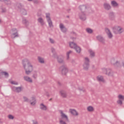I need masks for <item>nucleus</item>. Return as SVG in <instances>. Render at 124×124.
<instances>
[{
    "mask_svg": "<svg viewBox=\"0 0 124 124\" xmlns=\"http://www.w3.org/2000/svg\"><path fill=\"white\" fill-rule=\"evenodd\" d=\"M22 64L23 67L25 70V73L27 75H29L31 73L32 70H33V67L32 65L31 64V62L29 60L25 59L22 61Z\"/></svg>",
    "mask_w": 124,
    "mask_h": 124,
    "instance_id": "obj_1",
    "label": "nucleus"
},
{
    "mask_svg": "<svg viewBox=\"0 0 124 124\" xmlns=\"http://www.w3.org/2000/svg\"><path fill=\"white\" fill-rule=\"evenodd\" d=\"M59 112L61 114V118L59 119L60 124H67L66 122H69L68 117L66 115L62 110H59Z\"/></svg>",
    "mask_w": 124,
    "mask_h": 124,
    "instance_id": "obj_2",
    "label": "nucleus"
},
{
    "mask_svg": "<svg viewBox=\"0 0 124 124\" xmlns=\"http://www.w3.org/2000/svg\"><path fill=\"white\" fill-rule=\"evenodd\" d=\"M79 9H80L81 12L79 13L78 16L81 21H85L87 19L86 14L84 11L87 9V6L81 5L79 6Z\"/></svg>",
    "mask_w": 124,
    "mask_h": 124,
    "instance_id": "obj_3",
    "label": "nucleus"
},
{
    "mask_svg": "<svg viewBox=\"0 0 124 124\" xmlns=\"http://www.w3.org/2000/svg\"><path fill=\"white\" fill-rule=\"evenodd\" d=\"M70 47L73 49H75L77 53H80L81 52V47L77 46V45L73 42L69 43Z\"/></svg>",
    "mask_w": 124,
    "mask_h": 124,
    "instance_id": "obj_4",
    "label": "nucleus"
},
{
    "mask_svg": "<svg viewBox=\"0 0 124 124\" xmlns=\"http://www.w3.org/2000/svg\"><path fill=\"white\" fill-rule=\"evenodd\" d=\"M102 72L104 74H106V75H108V76H112V70L111 69L108 68H103L102 69Z\"/></svg>",
    "mask_w": 124,
    "mask_h": 124,
    "instance_id": "obj_5",
    "label": "nucleus"
},
{
    "mask_svg": "<svg viewBox=\"0 0 124 124\" xmlns=\"http://www.w3.org/2000/svg\"><path fill=\"white\" fill-rule=\"evenodd\" d=\"M83 68L85 70H88L90 67V59L87 57L85 58L84 63L83 64Z\"/></svg>",
    "mask_w": 124,
    "mask_h": 124,
    "instance_id": "obj_6",
    "label": "nucleus"
},
{
    "mask_svg": "<svg viewBox=\"0 0 124 124\" xmlns=\"http://www.w3.org/2000/svg\"><path fill=\"white\" fill-rule=\"evenodd\" d=\"M46 20L49 28H53L54 27V25H53V22H52V20H51V18L50 17V14L46 13Z\"/></svg>",
    "mask_w": 124,
    "mask_h": 124,
    "instance_id": "obj_7",
    "label": "nucleus"
},
{
    "mask_svg": "<svg viewBox=\"0 0 124 124\" xmlns=\"http://www.w3.org/2000/svg\"><path fill=\"white\" fill-rule=\"evenodd\" d=\"M60 69L63 75H66V73L68 72V69L65 65L62 66Z\"/></svg>",
    "mask_w": 124,
    "mask_h": 124,
    "instance_id": "obj_8",
    "label": "nucleus"
},
{
    "mask_svg": "<svg viewBox=\"0 0 124 124\" xmlns=\"http://www.w3.org/2000/svg\"><path fill=\"white\" fill-rule=\"evenodd\" d=\"M12 31L15 32L12 34L11 37L12 38H15L16 37H19V35L18 34V31L16 29H13Z\"/></svg>",
    "mask_w": 124,
    "mask_h": 124,
    "instance_id": "obj_9",
    "label": "nucleus"
},
{
    "mask_svg": "<svg viewBox=\"0 0 124 124\" xmlns=\"http://www.w3.org/2000/svg\"><path fill=\"white\" fill-rule=\"evenodd\" d=\"M12 90L13 92H15V93H21V91H23V87H12Z\"/></svg>",
    "mask_w": 124,
    "mask_h": 124,
    "instance_id": "obj_10",
    "label": "nucleus"
},
{
    "mask_svg": "<svg viewBox=\"0 0 124 124\" xmlns=\"http://www.w3.org/2000/svg\"><path fill=\"white\" fill-rule=\"evenodd\" d=\"M96 38L98 41L102 43L103 44H104L105 43V39H104V38L102 37L101 35H98L96 37Z\"/></svg>",
    "mask_w": 124,
    "mask_h": 124,
    "instance_id": "obj_11",
    "label": "nucleus"
},
{
    "mask_svg": "<svg viewBox=\"0 0 124 124\" xmlns=\"http://www.w3.org/2000/svg\"><path fill=\"white\" fill-rule=\"evenodd\" d=\"M59 27L62 32H66V31H67V29H66V28L64 27V25H63V24L60 23Z\"/></svg>",
    "mask_w": 124,
    "mask_h": 124,
    "instance_id": "obj_12",
    "label": "nucleus"
},
{
    "mask_svg": "<svg viewBox=\"0 0 124 124\" xmlns=\"http://www.w3.org/2000/svg\"><path fill=\"white\" fill-rule=\"evenodd\" d=\"M103 6H104V8L106 10H110V9H111V5H110V4L108 3H104Z\"/></svg>",
    "mask_w": 124,
    "mask_h": 124,
    "instance_id": "obj_13",
    "label": "nucleus"
},
{
    "mask_svg": "<svg viewBox=\"0 0 124 124\" xmlns=\"http://www.w3.org/2000/svg\"><path fill=\"white\" fill-rule=\"evenodd\" d=\"M106 32H107L108 38L111 39L113 37V34H112V33H111V31H110L109 29H106Z\"/></svg>",
    "mask_w": 124,
    "mask_h": 124,
    "instance_id": "obj_14",
    "label": "nucleus"
},
{
    "mask_svg": "<svg viewBox=\"0 0 124 124\" xmlns=\"http://www.w3.org/2000/svg\"><path fill=\"white\" fill-rule=\"evenodd\" d=\"M5 76L6 78H8L9 76V74H8V73L6 72H3V71H0V78L1 76Z\"/></svg>",
    "mask_w": 124,
    "mask_h": 124,
    "instance_id": "obj_15",
    "label": "nucleus"
},
{
    "mask_svg": "<svg viewBox=\"0 0 124 124\" xmlns=\"http://www.w3.org/2000/svg\"><path fill=\"white\" fill-rule=\"evenodd\" d=\"M69 111L73 116H78L79 115V113L75 109H70Z\"/></svg>",
    "mask_w": 124,
    "mask_h": 124,
    "instance_id": "obj_16",
    "label": "nucleus"
},
{
    "mask_svg": "<svg viewBox=\"0 0 124 124\" xmlns=\"http://www.w3.org/2000/svg\"><path fill=\"white\" fill-rule=\"evenodd\" d=\"M97 80L98 81V82H102L103 83L105 82V80H104L103 76H98L97 77Z\"/></svg>",
    "mask_w": 124,
    "mask_h": 124,
    "instance_id": "obj_17",
    "label": "nucleus"
},
{
    "mask_svg": "<svg viewBox=\"0 0 124 124\" xmlns=\"http://www.w3.org/2000/svg\"><path fill=\"white\" fill-rule=\"evenodd\" d=\"M56 58H57L58 62H59V63H63V57L62 56H56Z\"/></svg>",
    "mask_w": 124,
    "mask_h": 124,
    "instance_id": "obj_18",
    "label": "nucleus"
},
{
    "mask_svg": "<svg viewBox=\"0 0 124 124\" xmlns=\"http://www.w3.org/2000/svg\"><path fill=\"white\" fill-rule=\"evenodd\" d=\"M111 5L112 7H118L119 4L115 0H112L111 1Z\"/></svg>",
    "mask_w": 124,
    "mask_h": 124,
    "instance_id": "obj_19",
    "label": "nucleus"
},
{
    "mask_svg": "<svg viewBox=\"0 0 124 124\" xmlns=\"http://www.w3.org/2000/svg\"><path fill=\"white\" fill-rule=\"evenodd\" d=\"M37 21L41 25L44 26V24H45V23L44 22V20L43 19V18H42V17L38 18Z\"/></svg>",
    "mask_w": 124,
    "mask_h": 124,
    "instance_id": "obj_20",
    "label": "nucleus"
},
{
    "mask_svg": "<svg viewBox=\"0 0 124 124\" xmlns=\"http://www.w3.org/2000/svg\"><path fill=\"white\" fill-rule=\"evenodd\" d=\"M113 31L115 34H119V26H115L113 28Z\"/></svg>",
    "mask_w": 124,
    "mask_h": 124,
    "instance_id": "obj_21",
    "label": "nucleus"
},
{
    "mask_svg": "<svg viewBox=\"0 0 124 124\" xmlns=\"http://www.w3.org/2000/svg\"><path fill=\"white\" fill-rule=\"evenodd\" d=\"M23 78L25 81H26L27 82H29V83H32V79H31V78L28 76H24Z\"/></svg>",
    "mask_w": 124,
    "mask_h": 124,
    "instance_id": "obj_22",
    "label": "nucleus"
},
{
    "mask_svg": "<svg viewBox=\"0 0 124 124\" xmlns=\"http://www.w3.org/2000/svg\"><path fill=\"white\" fill-rule=\"evenodd\" d=\"M109 18L110 20H115V14H114V13L110 12L109 13Z\"/></svg>",
    "mask_w": 124,
    "mask_h": 124,
    "instance_id": "obj_23",
    "label": "nucleus"
},
{
    "mask_svg": "<svg viewBox=\"0 0 124 124\" xmlns=\"http://www.w3.org/2000/svg\"><path fill=\"white\" fill-rule=\"evenodd\" d=\"M30 102L31 105H35V103H36L35 97H32L31 99L30 100Z\"/></svg>",
    "mask_w": 124,
    "mask_h": 124,
    "instance_id": "obj_24",
    "label": "nucleus"
},
{
    "mask_svg": "<svg viewBox=\"0 0 124 124\" xmlns=\"http://www.w3.org/2000/svg\"><path fill=\"white\" fill-rule=\"evenodd\" d=\"M60 94L62 97L65 98L67 96L66 92L63 90H62L60 91Z\"/></svg>",
    "mask_w": 124,
    "mask_h": 124,
    "instance_id": "obj_25",
    "label": "nucleus"
},
{
    "mask_svg": "<svg viewBox=\"0 0 124 124\" xmlns=\"http://www.w3.org/2000/svg\"><path fill=\"white\" fill-rule=\"evenodd\" d=\"M40 108L41 110H43L44 111H46V110H47V107L43 104H41L40 105Z\"/></svg>",
    "mask_w": 124,
    "mask_h": 124,
    "instance_id": "obj_26",
    "label": "nucleus"
},
{
    "mask_svg": "<svg viewBox=\"0 0 124 124\" xmlns=\"http://www.w3.org/2000/svg\"><path fill=\"white\" fill-rule=\"evenodd\" d=\"M38 61L39 62H40V63H44V62H45L44 58H43L40 56L38 57Z\"/></svg>",
    "mask_w": 124,
    "mask_h": 124,
    "instance_id": "obj_27",
    "label": "nucleus"
},
{
    "mask_svg": "<svg viewBox=\"0 0 124 124\" xmlns=\"http://www.w3.org/2000/svg\"><path fill=\"white\" fill-rule=\"evenodd\" d=\"M124 28L120 26H118V34H121V33H122V32H124Z\"/></svg>",
    "mask_w": 124,
    "mask_h": 124,
    "instance_id": "obj_28",
    "label": "nucleus"
},
{
    "mask_svg": "<svg viewBox=\"0 0 124 124\" xmlns=\"http://www.w3.org/2000/svg\"><path fill=\"white\" fill-rule=\"evenodd\" d=\"M87 110L88 111V112H93L94 109L93 108V107L92 106H89L87 108Z\"/></svg>",
    "mask_w": 124,
    "mask_h": 124,
    "instance_id": "obj_29",
    "label": "nucleus"
},
{
    "mask_svg": "<svg viewBox=\"0 0 124 124\" xmlns=\"http://www.w3.org/2000/svg\"><path fill=\"white\" fill-rule=\"evenodd\" d=\"M20 12L22 15H27V11L25 9H21Z\"/></svg>",
    "mask_w": 124,
    "mask_h": 124,
    "instance_id": "obj_30",
    "label": "nucleus"
},
{
    "mask_svg": "<svg viewBox=\"0 0 124 124\" xmlns=\"http://www.w3.org/2000/svg\"><path fill=\"white\" fill-rule=\"evenodd\" d=\"M32 77L34 79H36L37 78V72L34 71L33 73Z\"/></svg>",
    "mask_w": 124,
    "mask_h": 124,
    "instance_id": "obj_31",
    "label": "nucleus"
},
{
    "mask_svg": "<svg viewBox=\"0 0 124 124\" xmlns=\"http://www.w3.org/2000/svg\"><path fill=\"white\" fill-rule=\"evenodd\" d=\"M89 52L90 53L91 56H92V57H94V51H93V50L92 49H89Z\"/></svg>",
    "mask_w": 124,
    "mask_h": 124,
    "instance_id": "obj_32",
    "label": "nucleus"
},
{
    "mask_svg": "<svg viewBox=\"0 0 124 124\" xmlns=\"http://www.w3.org/2000/svg\"><path fill=\"white\" fill-rule=\"evenodd\" d=\"M22 23L23 24H24V25H25V26H27V25H28V20L26 19V18H23Z\"/></svg>",
    "mask_w": 124,
    "mask_h": 124,
    "instance_id": "obj_33",
    "label": "nucleus"
},
{
    "mask_svg": "<svg viewBox=\"0 0 124 124\" xmlns=\"http://www.w3.org/2000/svg\"><path fill=\"white\" fill-rule=\"evenodd\" d=\"M51 50L52 51V53H53L54 54H53L54 58H57V54H55V48L52 47L51 49Z\"/></svg>",
    "mask_w": 124,
    "mask_h": 124,
    "instance_id": "obj_34",
    "label": "nucleus"
},
{
    "mask_svg": "<svg viewBox=\"0 0 124 124\" xmlns=\"http://www.w3.org/2000/svg\"><path fill=\"white\" fill-rule=\"evenodd\" d=\"M114 66L115 67H120V66H121V65L120 64V62L116 61V62L114 64Z\"/></svg>",
    "mask_w": 124,
    "mask_h": 124,
    "instance_id": "obj_35",
    "label": "nucleus"
},
{
    "mask_svg": "<svg viewBox=\"0 0 124 124\" xmlns=\"http://www.w3.org/2000/svg\"><path fill=\"white\" fill-rule=\"evenodd\" d=\"M2 1H4L5 3H6V4H10L11 3V2L10 1V0H0Z\"/></svg>",
    "mask_w": 124,
    "mask_h": 124,
    "instance_id": "obj_36",
    "label": "nucleus"
},
{
    "mask_svg": "<svg viewBox=\"0 0 124 124\" xmlns=\"http://www.w3.org/2000/svg\"><path fill=\"white\" fill-rule=\"evenodd\" d=\"M86 31L88 33H93V30L91 29V28H87Z\"/></svg>",
    "mask_w": 124,
    "mask_h": 124,
    "instance_id": "obj_37",
    "label": "nucleus"
},
{
    "mask_svg": "<svg viewBox=\"0 0 124 124\" xmlns=\"http://www.w3.org/2000/svg\"><path fill=\"white\" fill-rule=\"evenodd\" d=\"M70 54H72V51H71V50H70L68 52H67V54H66L67 60L69 59V55H70Z\"/></svg>",
    "mask_w": 124,
    "mask_h": 124,
    "instance_id": "obj_38",
    "label": "nucleus"
},
{
    "mask_svg": "<svg viewBox=\"0 0 124 124\" xmlns=\"http://www.w3.org/2000/svg\"><path fill=\"white\" fill-rule=\"evenodd\" d=\"M118 98L120 100H124V96H123V95L120 94V95H118Z\"/></svg>",
    "mask_w": 124,
    "mask_h": 124,
    "instance_id": "obj_39",
    "label": "nucleus"
},
{
    "mask_svg": "<svg viewBox=\"0 0 124 124\" xmlns=\"http://www.w3.org/2000/svg\"><path fill=\"white\" fill-rule=\"evenodd\" d=\"M111 64H113V65H115V64L116 63V61H115L114 59H111Z\"/></svg>",
    "mask_w": 124,
    "mask_h": 124,
    "instance_id": "obj_40",
    "label": "nucleus"
},
{
    "mask_svg": "<svg viewBox=\"0 0 124 124\" xmlns=\"http://www.w3.org/2000/svg\"><path fill=\"white\" fill-rule=\"evenodd\" d=\"M23 99H24L25 102H29V101L28 97H27L26 96H23Z\"/></svg>",
    "mask_w": 124,
    "mask_h": 124,
    "instance_id": "obj_41",
    "label": "nucleus"
},
{
    "mask_svg": "<svg viewBox=\"0 0 124 124\" xmlns=\"http://www.w3.org/2000/svg\"><path fill=\"white\" fill-rule=\"evenodd\" d=\"M10 83L12 84V85H18V82L15 81H10Z\"/></svg>",
    "mask_w": 124,
    "mask_h": 124,
    "instance_id": "obj_42",
    "label": "nucleus"
},
{
    "mask_svg": "<svg viewBox=\"0 0 124 124\" xmlns=\"http://www.w3.org/2000/svg\"><path fill=\"white\" fill-rule=\"evenodd\" d=\"M8 118L10 120H13V119H14V116H13L12 115H9Z\"/></svg>",
    "mask_w": 124,
    "mask_h": 124,
    "instance_id": "obj_43",
    "label": "nucleus"
},
{
    "mask_svg": "<svg viewBox=\"0 0 124 124\" xmlns=\"http://www.w3.org/2000/svg\"><path fill=\"white\" fill-rule=\"evenodd\" d=\"M117 103L118 104H119V105H122V104H123V101L122 100L119 99L117 101Z\"/></svg>",
    "mask_w": 124,
    "mask_h": 124,
    "instance_id": "obj_44",
    "label": "nucleus"
},
{
    "mask_svg": "<svg viewBox=\"0 0 124 124\" xmlns=\"http://www.w3.org/2000/svg\"><path fill=\"white\" fill-rule=\"evenodd\" d=\"M49 41L52 44H54V43H55V41H54L52 38H49Z\"/></svg>",
    "mask_w": 124,
    "mask_h": 124,
    "instance_id": "obj_45",
    "label": "nucleus"
},
{
    "mask_svg": "<svg viewBox=\"0 0 124 124\" xmlns=\"http://www.w3.org/2000/svg\"><path fill=\"white\" fill-rule=\"evenodd\" d=\"M71 33L72 35H74V36H76V33H75L74 31H72Z\"/></svg>",
    "mask_w": 124,
    "mask_h": 124,
    "instance_id": "obj_46",
    "label": "nucleus"
},
{
    "mask_svg": "<svg viewBox=\"0 0 124 124\" xmlns=\"http://www.w3.org/2000/svg\"><path fill=\"white\" fill-rule=\"evenodd\" d=\"M33 124H38V122H37L36 121L32 120Z\"/></svg>",
    "mask_w": 124,
    "mask_h": 124,
    "instance_id": "obj_47",
    "label": "nucleus"
},
{
    "mask_svg": "<svg viewBox=\"0 0 124 124\" xmlns=\"http://www.w3.org/2000/svg\"><path fill=\"white\" fill-rule=\"evenodd\" d=\"M5 11H6V10L5 9V8H2V12L3 13H4V12H5Z\"/></svg>",
    "mask_w": 124,
    "mask_h": 124,
    "instance_id": "obj_48",
    "label": "nucleus"
},
{
    "mask_svg": "<svg viewBox=\"0 0 124 124\" xmlns=\"http://www.w3.org/2000/svg\"><path fill=\"white\" fill-rule=\"evenodd\" d=\"M78 90H79V91H83V92H85V90L84 89V88H78Z\"/></svg>",
    "mask_w": 124,
    "mask_h": 124,
    "instance_id": "obj_49",
    "label": "nucleus"
},
{
    "mask_svg": "<svg viewBox=\"0 0 124 124\" xmlns=\"http://www.w3.org/2000/svg\"><path fill=\"white\" fill-rule=\"evenodd\" d=\"M3 123V121H1V119L0 118V124H2Z\"/></svg>",
    "mask_w": 124,
    "mask_h": 124,
    "instance_id": "obj_50",
    "label": "nucleus"
},
{
    "mask_svg": "<svg viewBox=\"0 0 124 124\" xmlns=\"http://www.w3.org/2000/svg\"><path fill=\"white\" fill-rule=\"evenodd\" d=\"M37 16H38V17H40V16H41V14H38Z\"/></svg>",
    "mask_w": 124,
    "mask_h": 124,
    "instance_id": "obj_51",
    "label": "nucleus"
},
{
    "mask_svg": "<svg viewBox=\"0 0 124 124\" xmlns=\"http://www.w3.org/2000/svg\"><path fill=\"white\" fill-rule=\"evenodd\" d=\"M35 3H38V0H36L34 1Z\"/></svg>",
    "mask_w": 124,
    "mask_h": 124,
    "instance_id": "obj_52",
    "label": "nucleus"
},
{
    "mask_svg": "<svg viewBox=\"0 0 124 124\" xmlns=\"http://www.w3.org/2000/svg\"><path fill=\"white\" fill-rule=\"evenodd\" d=\"M46 95L48 97L50 96V95H49V93H46Z\"/></svg>",
    "mask_w": 124,
    "mask_h": 124,
    "instance_id": "obj_53",
    "label": "nucleus"
},
{
    "mask_svg": "<svg viewBox=\"0 0 124 124\" xmlns=\"http://www.w3.org/2000/svg\"><path fill=\"white\" fill-rule=\"evenodd\" d=\"M72 39H75V38H74V37H71V38Z\"/></svg>",
    "mask_w": 124,
    "mask_h": 124,
    "instance_id": "obj_54",
    "label": "nucleus"
},
{
    "mask_svg": "<svg viewBox=\"0 0 124 124\" xmlns=\"http://www.w3.org/2000/svg\"><path fill=\"white\" fill-rule=\"evenodd\" d=\"M52 100V98H50V99H49V101H51Z\"/></svg>",
    "mask_w": 124,
    "mask_h": 124,
    "instance_id": "obj_55",
    "label": "nucleus"
},
{
    "mask_svg": "<svg viewBox=\"0 0 124 124\" xmlns=\"http://www.w3.org/2000/svg\"><path fill=\"white\" fill-rule=\"evenodd\" d=\"M29 1H31L32 0H28Z\"/></svg>",
    "mask_w": 124,
    "mask_h": 124,
    "instance_id": "obj_56",
    "label": "nucleus"
},
{
    "mask_svg": "<svg viewBox=\"0 0 124 124\" xmlns=\"http://www.w3.org/2000/svg\"><path fill=\"white\" fill-rule=\"evenodd\" d=\"M1 20L0 19V23H1Z\"/></svg>",
    "mask_w": 124,
    "mask_h": 124,
    "instance_id": "obj_57",
    "label": "nucleus"
},
{
    "mask_svg": "<svg viewBox=\"0 0 124 124\" xmlns=\"http://www.w3.org/2000/svg\"><path fill=\"white\" fill-rule=\"evenodd\" d=\"M58 84H59V85H61V83H60V82H59Z\"/></svg>",
    "mask_w": 124,
    "mask_h": 124,
    "instance_id": "obj_58",
    "label": "nucleus"
}]
</instances>
